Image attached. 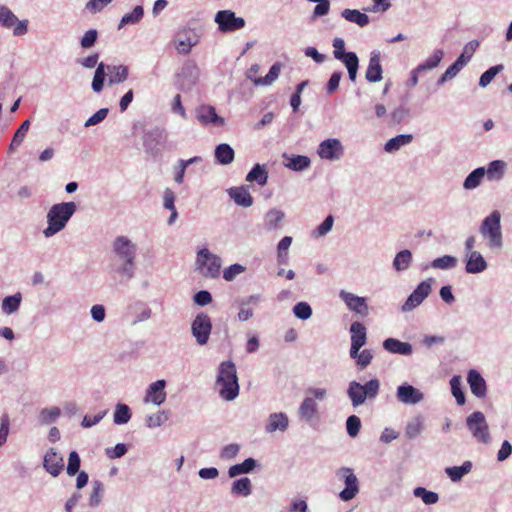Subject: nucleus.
I'll return each instance as SVG.
<instances>
[{"label": "nucleus", "mask_w": 512, "mask_h": 512, "mask_svg": "<svg viewBox=\"0 0 512 512\" xmlns=\"http://www.w3.org/2000/svg\"><path fill=\"white\" fill-rule=\"evenodd\" d=\"M351 344L364 346L367 341V330L364 324L355 321L350 326Z\"/></svg>", "instance_id": "36"}, {"label": "nucleus", "mask_w": 512, "mask_h": 512, "mask_svg": "<svg viewBox=\"0 0 512 512\" xmlns=\"http://www.w3.org/2000/svg\"><path fill=\"white\" fill-rule=\"evenodd\" d=\"M383 69L380 62V53L372 51L370 53L368 67L366 69L365 78L368 82L377 83L383 78Z\"/></svg>", "instance_id": "18"}, {"label": "nucleus", "mask_w": 512, "mask_h": 512, "mask_svg": "<svg viewBox=\"0 0 512 512\" xmlns=\"http://www.w3.org/2000/svg\"><path fill=\"white\" fill-rule=\"evenodd\" d=\"M479 47V41L477 40H472L470 42H468L464 48H463V52L461 53V55L458 57V58H464L465 60V65L469 62V60L471 59V57L473 56L474 52L477 50V48Z\"/></svg>", "instance_id": "61"}, {"label": "nucleus", "mask_w": 512, "mask_h": 512, "mask_svg": "<svg viewBox=\"0 0 512 512\" xmlns=\"http://www.w3.org/2000/svg\"><path fill=\"white\" fill-rule=\"evenodd\" d=\"M341 78H342L341 72H334L331 75L330 79L328 80L327 86H326V92L328 95H331L337 91Z\"/></svg>", "instance_id": "62"}, {"label": "nucleus", "mask_w": 512, "mask_h": 512, "mask_svg": "<svg viewBox=\"0 0 512 512\" xmlns=\"http://www.w3.org/2000/svg\"><path fill=\"white\" fill-rule=\"evenodd\" d=\"M77 210L74 202L54 204L47 212V227L43 230L45 238H51L65 229L67 223Z\"/></svg>", "instance_id": "2"}, {"label": "nucleus", "mask_w": 512, "mask_h": 512, "mask_svg": "<svg viewBox=\"0 0 512 512\" xmlns=\"http://www.w3.org/2000/svg\"><path fill=\"white\" fill-rule=\"evenodd\" d=\"M111 2L112 0H89L85 5V9L88 12L95 14L102 11Z\"/></svg>", "instance_id": "59"}, {"label": "nucleus", "mask_w": 512, "mask_h": 512, "mask_svg": "<svg viewBox=\"0 0 512 512\" xmlns=\"http://www.w3.org/2000/svg\"><path fill=\"white\" fill-rule=\"evenodd\" d=\"M506 163L503 160H494L485 168V175L490 181H499L504 177Z\"/></svg>", "instance_id": "31"}, {"label": "nucleus", "mask_w": 512, "mask_h": 512, "mask_svg": "<svg viewBox=\"0 0 512 512\" xmlns=\"http://www.w3.org/2000/svg\"><path fill=\"white\" fill-rule=\"evenodd\" d=\"M44 467L52 476H57L63 468V459L50 449L44 456Z\"/></svg>", "instance_id": "27"}, {"label": "nucleus", "mask_w": 512, "mask_h": 512, "mask_svg": "<svg viewBox=\"0 0 512 512\" xmlns=\"http://www.w3.org/2000/svg\"><path fill=\"white\" fill-rule=\"evenodd\" d=\"M285 214L279 209L269 210L264 217V227L267 231H274L281 227Z\"/></svg>", "instance_id": "30"}, {"label": "nucleus", "mask_w": 512, "mask_h": 512, "mask_svg": "<svg viewBox=\"0 0 512 512\" xmlns=\"http://www.w3.org/2000/svg\"><path fill=\"white\" fill-rule=\"evenodd\" d=\"M341 15L347 21L355 23L360 27L367 26L370 21L367 14L362 13L356 9H344Z\"/></svg>", "instance_id": "37"}, {"label": "nucleus", "mask_w": 512, "mask_h": 512, "mask_svg": "<svg viewBox=\"0 0 512 512\" xmlns=\"http://www.w3.org/2000/svg\"><path fill=\"white\" fill-rule=\"evenodd\" d=\"M443 51L441 49H436L433 53L425 60L424 63L419 64L418 67L422 70H431L436 68L443 58Z\"/></svg>", "instance_id": "45"}, {"label": "nucleus", "mask_w": 512, "mask_h": 512, "mask_svg": "<svg viewBox=\"0 0 512 512\" xmlns=\"http://www.w3.org/2000/svg\"><path fill=\"white\" fill-rule=\"evenodd\" d=\"M107 84L113 86L121 84L128 79L129 69L125 65H108Z\"/></svg>", "instance_id": "26"}, {"label": "nucleus", "mask_w": 512, "mask_h": 512, "mask_svg": "<svg viewBox=\"0 0 512 512\" xmlns=\"http://www.w3.org/2000/svg\"><path fill=\"white\" fill-rule=\"evenodd\" d=\"M338 475L344 479L345 489L340 492V498L343 501L353 499L359 491V482L351 468L342 467Z\"/></svg>", "instance_id": "14"}, {"label": "nucleus", "mask_w": 512, "mask_h": 512, "mask_svg": "<svg viewBox=\"0 0 512 512\" xmlns=\"http://www.w3.org/2000/svg\"><path fill=\"white\" fill-rule=\"evenodd\" d=\"M247 182H256L260 186L266 185L268 181V171L265 165L256 164L246 176Z\"/></svg>", "instance_id": "35"}, {"label": "nucleus", "mask_w": 512, "mask_h": 512, "mask_svg": "<svg viewBox=\"0 0 512 512\" xmlns=\"http://www.w3.org/2000/svg\"><path fill=\"white\" fill-rule=\"evenodd\" d=\"M339 297L346 304L350 311H353L361 317H367L369 314V307L366 303V298L357 296L351 292L341 290Z\"/></svg>", "instance_id": "15"}, {"label": "nucleus", "mask_w": 512, "mask_h": 512, "mask_svg": "<svg viewBox=\"0 0 512 512\" xmlns=\"http://www.w3.org/2000/svg\"><path fill=\"white\" fill-rule=\"evenodd\" d=\"M413 136L411 134H401L388 140L384 146V150L388 153L398 151L401 147L408 145L412 142Z\"/></svg>", "instance_id": "38"}, {"label": "nucleus", "mask_w": 512, "mask_h": 512, "mask_svg": "<svg viewBox=\"0 0 512 512\" xmlns=\"http://www.w3.org/2000/svg\"><path fill=\"white\" fill-rule=\"evenodd\" d=\"M334 223V218L332 215H328L325 220L312 232V235L315 237L325 236L328 232L331 231Z\"/></svg>", "instance_id": "54"}, {"label": "nucleus", "mask_w": 512, "mask_h": 512, "mask_svg": "<svg viewBox=\"0 0 512 512\" xmlns=\"http://www.w3.org/2000/svg\"><path fill=\"white\" fill-rule=\"evenodd\" d=\"M467 382L470 386L471 392L481 398L486 395V382L481 374L474 369H471L467 375Z\"/></svg>", "instance_id": "21"}, {"label": "nucleus", "mask_w": 512, "mask_h": 512, "mask_svg": "<svg viewBox=\"0 0 512 512\" xmlns=\"http://www.w3.org/2000/svg\"><path fill=\"white\" fill-rule=\"evenodd\" d=\"M480 233L488 240L489 247H502L501 213L498 210L492 211L483 219L480 226Z\"/></svg>", "instance_id": "4"}, {"label": "nucleus", "mask_w": 512, "mask_h": 512, "mask_svg": "<svg viewBox=\"0 0 512 512\" xmlns=\"http://www.w3.org/2000/svg\"><path fill=\"white\" fill-rule=\"evenodd\" d=\"M79 468H80V457L76 451H72L69 454V458H68L67 473L70 476H73L76 473H78Z\"/></svg>", "instance_id": "56"}, {"label": "nucleus", "mask_w": 512, "mask_h": 512, "mask_svg": "<svg viewBox=\"0 0 512 512\" xmlns=\"http://www.w3.org/2000/svg\"><path fill=\"white\" fill-rule=\"evenodd\" d=\"M98 38V32L96 29H90L84 33L80 40V45L84 49H89L95 45Z\"/></svg>", "instance_id": "55"}, {"label": "nucleus", "mask_w": 512, "mask_h": 512, "mask_svg": "<svg viewBox=\"0 0 512 512\" xmlns=\"http://www.w3.org/2000/svg\"><path fill=\"white\" fill-rule=\"evenodd\" d=\"M99 54L93 53L86 57L78 58L77 63L85 68H94L98 64Z\"/></svg>", "instance_id": "64"}, {"label": "nucleus", "mask_w": 512, "mask_h": 512, "mask_svg": "<svg viewBox=\"0 0 512 512\" xmlns=\"http://www.w3.org/2000/svg\"><path fill=\"white\" fill-rule=\"evenodd\" d=\"M293 313L297 318L307 320L312 315V309L308 303L299 302L293 307Z\"/></svg>", "instance_id": "53"}, {"label": "nucleus", "mask_w": 512, "mask_h": 512, "mask_svg": "<svg viewBox=\"0 0 512 512\" xmlns=\"http://www.w3.org/2000/svg\"><path fill=\"white\" fill-rule=\"evenodd\" d=\"M397 398L401 403L414 405L423 399V393L412 385L404 384L397 388Z\"/></svg>", "instance_id": "19"}, {"label": "nucleus", "mask_w": 512, "mask_h": 512, "mask_svg": "<svg viewBox=\"0 0 512 512\" xmlns=\"http://www.w3.org/2000/svg\"><path fill=\"white\" fill-rule=\"evenodd\" d=\"M383 348L393 354L409 356L412 354V345L408 342H402L396 338H387L383 341Z\"/></svg>", "instance_id": "24"}, {"label": "nucleus", "mask_w": 512, "mask_h": 512, "mask_svg": "<svg viewBox=\"0 0 512 512\" xmlns=\"http://www.w3.org/2000/svg\"><path fill=\"white\" fill-rule=\"evenodd\" d=\"M227 192L237 205L245 208L252 206L253 198L248 188L244 186L233 187L228 189Z\"/></svg>", "instance_id": "25"}, {"label": "nucleus", "mask_w": 512, "mask_h": 512, "mask_svg": "<svg viewBox=\"0 0 512 512\" xmlns=\"http://www.w3.org/2000/svg\"><path fill=\"white\" fill-rule=\"evenodd\" d=\"M504 69L502 64L495 65L486 70L479 79V86L485 88L488 86L494 77Z\"/></svg>", "instance_id": "47"}, {"label": "nucleus", "mask_w": 512, "mask_h": 512, "mask_svg": "<svg viewBox=\"0 0 512 512\" xmlns=\"http://www.w3.org/2000/svg\"><path fill=\"white\" fill-rule=\"evenodd\" d=\"M166 381L161 379L151 383L145 393L144 402L161 405L166 399Z\"/></svg>", "instance_id": "17"}, {"label": "nucleus", "mask_w": 512, "mask_h": 512, "mask_svg": "<svg viewBox=\"0 0 512 512\" xmlns=\"http://www.w3.org/2000/svg\"><path fill=\"white\" fill-rule=\"evenodd\" d=\"M412 262V253L410 250H402L398 252L393 260V268L396 271H405Z\"/></svg>", "instance_id": "41"}, {"label": "nucleus", "mask_w": 512, "mask_h": 512, "mask_svg": "<svg viewBox=\"0 0 512 512\" xmlns=\"http://www.w3.org/2000/svg\"><path fill=\"white\" fill-rule=\"evenodd\" d=\"M283 158L285 159L284 166L293 171H303L311 164L310 158L304 155L289 156L284 154Z\"/></svg>", "instance_id": "28"}, {"label": "nucleus", "mask_w": 512, "mask_h": 512, "mask_svg": "<svg viewBox=\"0 0 512 512\" xmlns=\"http://www.w3.org/2000/svg\"><path fill=\"white\" fill-rule=\"evenodd\" d=\"M327 395L325 388H309L306 391V397L299 407L300 416H313L317 414L318 404L317 401H322Z\"/></svg>", "instance_id": "7"}, {"label": "nucleus", "mask_w": 512, "mask_h": 512, "mask_svg": "<svg viewBox=\"0 0 512 512\" xmlns=\"http://www.w3.org/2000/svg\"><path fill=\"white\" fill-rule=\"evenodd\" d=\"M22 302V294L17 292L13 295L6 296L1 303L2 313L5 315H11L16 313Z\"/></svg>", "instance_id": "32"}, {"label": "nucleus", "mask_w": 512, "mask_h": 512, "mask_svg": "<svg viewBox=\"0 0 512 512\" xmlns=\"http://www.w3.org/2000/svg\"><path fill=\"white\" fill-rule=\"evenodd\" d=\"M486 418H467V426L473 436L480 442L487 443L490 440L489 428Z\"/></svg>", "instance_id": "20"}, {"label": "nucleus", "mask_w": 512, "mask_h": 512, "mask_svg": "<svg viewBox=\"0 0 512 512\" xmlns=\"http://www.w3.org/2000/svg\"><path fill=\"white\" fill-rule=\"evenodd\" d=\"M95 67L91 88L95 93H100L104 87L105 77L108 76V65L100 62Z\"/></svg>", "instance_id": "33"}, {"label": "nucleus", "mask_w": 512, "mask_h": 512, "mask_svg": "<svg viewBox=\"0 0 512 512\" xmlns=\"http://www.w3.org/2000/svg\"><path fill=\"white\" fill-rule=\"evenodd\" d=\"M380 382L378 379H371L364 385L352 381L349 384L348 396L354 406H359L365 402L366 399L375 398L379 392Z\"/></svg>", "instance_id": "5"}, {"label": "nucleus", "mask_w": 512, "mask_h": 512, "mask_svg": "<svg viewBox=\"0 0 512 512\" xmlns=\"http://www.w3.org/2000/svg\"><path fill=\"white\" fill-rule=\"evenodd\" d=\"M215 388L219 395L227 400H234L239 394L236 366L232 361H224L218 368Z\"/></svg>", "instance_id": "3"}, {"label": "nucleus", "mask_w": 512, "mask_h": 512, "mask_svg": "<svg viewBox=\"0 0 512 512\" xmlns=\"http://www.w3.org/2000/svg\"><path fill=\"white\" fill-rule=\"evenodd\" d=\"M164 137L162 132L154 131L146 135L144 139V148L146 152L152 156H156L161 152Z\"/></svg>", "instance_id": "23"}, {"label": "nucleus", "mask_w": 512, "mask_h": 512, "mask_svg": "<svg viewBox=\"0 0 512 512\" xmlns=\"http://www.w3.org/2000/svg\"><path fill=\"white\" fill-rule=\"evenodd\" d=\"M216 160L222 165H228L233 162L235 153L233 148L226 143L219 144L214 152Z\"/></svg>", "instance_id": "34"}, {"label": "nucleus", "mask_w": 512, "mask_h": 512, "mask_svg": "<svg viewBox=\"0 0 512 512\" xmlns=\"http://www.w3.org/2000/svg\"><path fill=\"white\" fill-rule=\"evenodd\" d=\"M195 117L204 127H223L226 124L225 119L217 114L215 107L208 104L197 106Z\"/></svg>", "instance_id": "8"}, {"label": "nucleus", "mask_w": 512, "mask_h": 512, "mask_svg": "<svg viewBox=\"0 0 512 512\" xmlns=\"http://www.w3.org/2000/svg\"><path fill=\"white\" fill-rule=\"evenodd\" d=\"M212 330L210 317L206 313H199L191 324L192 335L199 345L207 344Z\"/></svg>", "instance_id": "10"}, {"label": "nucleus", "mask_w": 512, "mask_h": 512, "mask_svg": "<svg viewBox=\"0 0 512 512\" xmlns=\"http://www.w3.org/2000/svg\"><path fill=\"white\" fill-rule=\"evenodd\" d=\"M337 60L341 61L347 68L350 81L355 82L359 68V59L356 53L348 52L345 55L341 56V58H338Z\"/></svg>", "instance_id": "29"}, {"label": "nucleus", "mask_w": 512, "mask_h": 512, "mask_svg": "<svg viewBox=\"0 0 512 512\" xmlns=\"http://www.w3.org/2000/svg\"><path fill=\"white\" fill-rule=\"evenodd\" d=\"M457 265V258L450 255H444L442 257L434 259L430 264H427L422 267L423 270L428 269V267H432L435 269H452Z\"/></svg>", "instance_id": "40"}, {"label": "nucleus", "mask_w": 512, "mask_h": 512, "mask_svg": "<svg viewBox=\"0 0 512 512\" xmlns=\"http://www.w3.org/2000/svg\"><path fill=\"white\" fill-rule=\"evenodd\" d=\"M414 495L416 497H420L422 501L428 505L435 504L439 499V496L436 492L428 491L423 487H417L414 490Z\"/></svg>", "instance_id": "51"}, {"label": "nucleus", "mask_w": 512, "mask_h": 512, "mask_svg": "<svg viewBox=\"0 0 512 512\" xmlns=\"http://www.w3.org/2000/svg\"><path fill=\"white\" fill-rule=\"evenodd\" d=\"M465 66V60L464 58H457V60L450 65L447 70L445 71L446 76L450 79L454 78Z\"/></svg>", "instance_id": "63"}, {"label": "nucleus", "mask_w": 512, "mask_h": 512, "mask_svg": "<svg viewBox=\"0 0 512 512\" xmlns=\"http://www.w3.org/2000/svg\"><path fill=\"white\" fill-rule=\"evenodd\" d=\"M108 112H109L108 108L99 109L96 113H94L91 117H89L86 120L84 126L91 127V126L99 124L107 117Z\"/></svg>", "instance_id": "60"}, {"label": "nucleus", "mask_w": 512, "mask_h": 512, "mask_svg": "<svg viewBox=\"0 0 512 512\" xmlns=\"http://www.w3.org/2000/svg\"><path fill=\"white\" fill-rule=\"evenodd\" d=\"M245 271V267L241 264H233L226 268L223 272V278L226 281H233L238 275Z\"/></svg>", "instance_id": "58"}, {"label": "nucleus", "mask_w": 512, "mask_h": 512, "mask_svg": "<svg viewBox=\"0 0 512 512\" xmlns=\"http://www.w3.org/2000/svg\"><path fill=\"white\" fill-rule=\"evenodd\" d=\"M196 263L203 276L217 278L220 275L221 258L211 253L208 249L203 248L198 251Z\"/></svg>", "instance_id": "6"}, {"label": "nucleus", "mask_w": 512, "mask_h": 512, "mask_svg": "<svg viewBox=\"0 0 512 512\" xmlns=\"http://www.w3.org/2000/svg\"><path fill=\"white\" fill-rule=\"evenodd\" d=\"M317 154L321 159L336 161L343 156L344 147L339 139L329 138L319 144Z\"/></svg>", "instance_id": "12"}, {"label": "nucleus", "mask_w": 512, "mask_h": 512, "mask_svg": "<svg viewBox=\"0 0 512 512\" xmlns=\"http://www.w3.org/2000/svg\"><path fill=\"white\" fill-rule=\"evenodd\" d=\"M138 247L127 236H117L111 246L108 273L119 284H126L135 277Z\"/></svg>", "instance_id": "1"}, {"label": "nucleus", "mask_w": 512, "mask_h": 512, "mask_svg": "<svg viewBox=\"0 0 512 512\" xmlns=\"http://www.w3.org/2000/svg\"><path fill=\"white\" fill-rule=\"evenodd\" d=\"M215 22L221 32H233L242 29L245 26V20L237 17L232 10H220L215 15Z\"/></svg>", "instance_id": "9"}, {"label": "nucleus", "mask_w": 512, "mask_h": 512, "mask_svg": "<svg viewBox=\"0 0 512 512\" xmlns=\"http://www.w3.org/2000/svg\"><path fill=\"white\" fill-rule=\"evenodd\" d=\"M472 464L469 461L464 462L461 466H453L446 468V473L454 482L459 481L465 474L469 473Z\"/></svg>", "instance_id": "42"}, {"label": "nucleus", "mask_w": 512, "mask_h": 512, "mask_svg": "<svg viewBox=\"0 0 512 512\" xmlns=\"http://www.w3.org/2000/svg\"><path fill=\"white\" fill-rule=\"evenodd\" d=\"M29 127H30L29 120H26L21 124V126L18 128V130L16 131V133L13 136V139L10 144V149H12V150L16 149L22 144V142L29 130Z\"/></svg>", "instance_id": "49"}, {"label": "nucleus", "mask_w": 512, "mask_h": 512, "mask_svg": "<svg viewBox=\"0 0 512 512\" xmlns=\"http://www.w3.org/2000/svg\"><path fill=\"white\" fill-rule=\"evenodd\" d=\"M232 492L237 495L248 496L251 493V481L244 477L234 481Z\"/></svg>", "instance_id": "48"}, {"label": "nucleus", "mask_w": 512, "mask_h": 512, "mask_svg": "<svg viewBox=\"0 0 512 512\" xmlns=\"http://www.w3.org/2000/svg\"><path fill=\"white\" fill-rule=\"evenodd\" d=\"M200 36L195 30L187 29L177 35L176 50L179 54L187 55L191 48L198 44Z\"/></svg>", "instance_id": "16"}, {"label": "nucleus", "mask_w": 512, "mask_h": 512, "mask_svg": "<svg viewBox=\"0 0 512 512\" xmlns=\"http://www.w3.org/2000/svg\"><path fill=\"white\" fill-rule=\"evenodd\" d=\"M292 244V237L285 236L283 237L277 246V258L281 263L286 262L287 260V252Z\"/></svg>", "instance_id": "52"}, {"label": "nucleus", "mask_w": 512, "mask_h": 512, "mask_svg": "<svg viewBox=\"0 0 512 512\" xmlns=\"http://www.w3.org/2000/svg\"><path fill=\"white\" fill-rule=\"evenodd\" d=\"M431 279L422 281L402 305L403 312H410L418 307L431 293Z\"/></svg>", "instance_id": "13"}, {"label": "nucleus", "mask_w": 512, "mask_h": 512, "mask_svg": "<svg viewBox=\"0 0 512 512\" xmlns=\"http://www.w3.org/2000/svg\"><path fill=\"white\" fill-rule=\"evenodd\" d=\"M485 176V167H478L473 170L464 180L463 188L465 190H473L477 188Z\"/></svg>", "instance_id": "39"}, {"label": "nucleus", "mask_w": 512, "mask_h": 512, "mask_svg": "<svg viewBox=\"0 0 512 512\" xmlns=\"http://www.w3.org/2000/svg\"><path fill=\"white\" fill-rule=\"evenodd\" d=\"M17 22V17L13 14V12L5 7L0 6V25L11 28Z\"/></svg>", "instance_id": "50"}, {"label": "nucleus", "mask_w": 512, "mask_h": 512, "mask_svg": "<svg viewBox=\"0 0 512 512\" xmlns=\"http://www.w3.org/2000/svg\"><path fill=\"white\" fill-rule=\"evenodd\" d=\"M103 491L104 489L102 483L95 481L93 483V489L89 499L90 506H97L100 503Z\"/></svg>", "instance_id": "57"}, {"label": "nucleus", "mask_w": 512, "mask_h": 512, "mask_svg": "<svg viewBox=\"0 0 512 512\" xmlns=\"http://www.w3.org/2000/svg\"><path fill=\"white\" fill-rule=\"evenodd\" d=\"M282 64L280 62L274 63L268 74L264 77H256L260 71L258 64L252 65L246 74V77L253 82L255 86H269L279 77L281 72Z\"/></svg>", "instance_id": "11"}, {"label": "nucleus", "mask_w": 512, "mask_h": 512, "mask_svg": "<svg viewBox=\"0 0 512 512\" xmlns=\"http://www.w3.org/2000/svg\"><path fill=\"white\" fill-rule=\"evenodd\" d=\"M451 392L456 399L458 405L465 403V395L462 390V379L461 376L455 375L450 380Z\"/></svg>", "instance_id": "44"}, {"label": "nucleus", "mask_w": 512, "mask_h": 512, "mask_svg": "<svg viewBox=\"0 0 512 512\" xmlns=\"http://www.w3.org/2000/svg\"><path fill=\"white\" fill-rule=\"evenodd\" d=\"M466 272L469 274H478L486 270L487 262L484 257L478 251L470 252L466 254Z\"/></svg>", "instance_id": "22"}, {"label": "nucleus", "mask_w": 512, "mask_h": 512, "mask_svg": "<svg viewBox=\"0 0 512 512\" xmlns=\"http://www.w3.org/2000/svg\"><path fill=\"white\" fill-rule=\"evenodd\" d=\"M144 14L143 7L141 5H137L132 12L125 14L119 24V28L127 24H136L138 23Z\"/></svg>", "instance_id": "46"}, {"label": "nucleus", "mask_w": 512, "mask_h": 512, "mask_svg": "<svg viewBox=\"0 0 512 512\" xmlns=\"http://www.w3.org/2000/svg\"><path fill=\"white\" fill-rule=\"evenodd\" d=\"M256 461L253 458H248L240 464L233 465L229 468L228 474L230 477H236L243 473H248L254 469Z\"/></svg>", "instance_id": "43"}]
</instances>
